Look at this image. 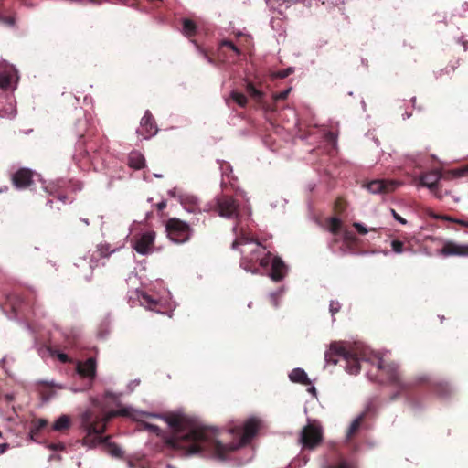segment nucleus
<instances>
[{
    "instance_id": "f257e3e1",
    "label": "nucleus",
    "mask_w": 468,
    "mask_h": 468,
    "mask_svg": "<svg viewBox=\"0 0 468 468\" xmlns=\"http://www.w3.org/2000/svg\"><path fill=\"white\" fill-rule=\"evenodd\" d=\"M168 422L174 427L190 429V433L183 438L186 441L190 452H208L218 459H226L227 456L240 447L246 445L257 434L261 422L256 418H250L245 421L243 432L239 427L229 430V433L236 435L238 440L229 443H222L218 440V431L212 427L201 425L194 417L171 415Z\"/></svg>"
},
{
    "instance_id": "f03ea898",
    "label": "nucleus",
    "mask_w": 468,
    "mask_h": 468,
    "mask_svg": "<svg viewBox=\"0 0 468 468\" xmlns=\"http://www.w3.org/2000/svg\"><path fill=\"white\" fill-rule=\"evenodd\" d=\"M368 377L380 384L397 388V392L390 397L391 400L397 399L399 396H408L414 388L430 383L429 378L424 375L407 380L402 379L398 365L382 358L378 361L376 374L369 372Z\"/></svg>"
},
{
    "instance_id": "7ed1b4c3",
    "label": "nucleus",
    "mask_w": 468,
    "mask_h": 468,
    "mask_svg": "<svg viewBox=\"0 0 468 468\" xmlns=\"http://www.w3.org/2000/svg\"><path fill=\"white\" fill-rule=\"evenodd\" d=\"M129 415L130 410L126 408L108 412H104L102 409L99 410H86L80 415V428L85 432L83 444L94 447L104 442L107 437L103 438L102 435L105 432L107 423L115 417H127Z\"/></svg>"
},
{
    "instance_id": "20e7f679",
    "label": "nucleus",
    "mask_w": 468,
    "mask_h": 468,
    "mask_svg": "<svg viewBox=\"0 0 468 468\" xmlns=\"http://www.w3.org/2000/svg\"><path fill=\"white\" fill-rule=\"evenodd\" d=\"M171 415H181L185 417H190L187 414L182 412H168L162 416V419L168 424V426L172 430V433L168 435L166 432L163 431L157 425L146 423L145 428L147 431L151 432H154L157 436H160L164 442V447L180 452L184 455H193L197 453H202V452H190L189 447H187L186 441L183 440V438L190 433V429L184 427H174L171 426L168 422V417Z\"/></svg>"
},
{
    "instance_id": "39448f33",
    "label": "nucleus",
    "mask_w": 468,
    "mask_h": 468,
    "mask_svg": "<svg viewBox=\"0 0 468 468\" xmlns=\"http://www.w3.org/2000/svg\"><path fill=\"white\" fill-rule=\"evenodd\" d=\"M340 358L346 362L348 373L353 375L359 373L360 362L365 359L362 354L347 349L343 343L334 342L324 353V359L328 364L336 365Z\"/></svg>"
},
{
    "instance_id": "423d86ee",
    "label": "nucleus",
    "mask_w": 468,
    "mask_h": 468,
    "mask_svg": "<svg viewBox=\"0 0 468 468\" xmlns=\"http://www.w3.org/2000/svg\"><path fill=\"white\" fill-rule=\"evenodd\" d=\"M232 248L239 250L245 258L250 261H259L261 267H267L271 261V252H265L266 248L253 239V236H238L232 243Z\"/></svg>"
},
{
    "instance_id": "0eeeda50",
    "label": "nucleus",
    "mask_w": 468,
    "mask_h": 468,
    "mask_svg": "<svg viewBox=\"0 0 468 468\" xmlns=\"http://www.w3.org/2000/svg\"><path fill=\"white\" fill-rule=\"evenodd\" d=\"M239 202L232 197L222 195L217 198L216 210L224 218H232L239 215Z\"/></svg>"
},
{
    "instance_id": "6e6552de",
    "label": "nucleus",
    "mask_w": 468,
    "mask_h": 468,
    "mask_svg": "<svg viewBox=\"0 0 468 468\" xmlns=\"http://www.w3.org/2000/svg\"><path fill=\"white\" fill-rule=\"evenodd\" d=\"M359 239L357 236H334L330 247L334 252H351L358 251Z\"/></svg>"
},
{
    "instance_id": "1a4fd4ad",
    "label": "nucleus",
    "mask_w": 468,
    "mask_h": 468,
    "mask_svg": "<svg viewBox=\"0 0 468 468\" xmlns=\"http://www.w3.org/2000/svg\"><path fill=\"white\" fill-rule=\"evenodd\" d=\"M347 207V202L343 197H337L334 204L335 216L325 219V228L332 233H336L342 227L341 218Z\"/></svg>"
},
{
    "instance_id": "9d476101",
    "label": "nucleus",
    "mask_w": 468,
    "mask_h": 468,
    "mask_svg": "<svg viewBox=\"0 0 468 468\" xmlns=\"http://www.w3.org/2000/svg\"><path fill=\"white\" fill-rule=\"evenodd\" d=\"M400 183L391 179H376L364 184V186L372 194L385 195L395 191Z\"/></svg>"
},
{
    "instance_id": "9b49d317",
    "label": "nucleus",
    "mask_w": 468,
    "mask_h": 468,
    "mask_svg": "<svg viewBox=\"0 0 468 468\" xmlns=\"http://www.w3.org/2000/svg\"><path fill=\"white\" fill-rule=\"evenodd\" d=\"M322 437L320 428L309 424L303 429L301 442L304 448L313 449L322 441Z\"/></svg>"
},
{
    "instance_id": "f8f14e48",
    "label": "nucleus",
    "mask_w": 468,
    "mask_h": 468,
    "mask_svg": "<svg viewBox=\"0 0 468 468\" xmlns=\"http://www.w3.org/2000/svg\"><path fill=\"white\" fill-rule=\"evenodd\" d=\"M34 172L29 168H19L11 176L13 186L17 189H25L31 186L34 183Z\"/></svg>"
},
{
    "instance_id": "ddd939ff",
    "label": "nucleus",
    "mask_w": 468,
    "mask_h": 468,
    "mask_svg": "<svg viewBox=\"0 0 468 468\" xmlns=\"http://www.w3.org/2000/svg\"><path fill=\"white\" fill-rule=\"evenodd\" d=\"M157 130L158 129L154 118L149 111H146L141 119V125L137 130V133L141 134L144 139H148L156 134Z\"/></svg>"
},
{
    "instance_id": "4468645a",
    "label": "nucleus",
    "mask_w": 468,
    "mask_h": 468,
    "mask_svg": "<svg viewBox=\"0 0 468 468\" xmlns=\"http://www.w3.org/2000/svg\"><path fill=\"white\" fill-rule=\"evenodd\" d=\"M96 359L93 357H89L85 361L77 364L78 374L82 378H88L90 383L96 377Z\"/></svg>"
},
{
    "instance_id": "2eb2a0df",
    "label": "nucleus",
    "mask_w": 468,
    "mask_h": 468,
    "mask_svg": "<svg viewBox=\"0 0 468 468\" xmlns=\"http://www.w3.org/2000/svg\"><path fill=\"white\" fill-rule=\"evenodd\" d=\"M165 227L169 234L174 232L188 234L191 232L190 225L178 218H168L165 223Z\"/></svg>"
},
{
    "instance_id": "dca6fc26",
    "label": "nucleus",
    "mask_w": 468,
    "mask_h": 468,
    "mask_svg": "<svg viewBox=\"0 0 468 468\" xmlns=\"http://www.w3.org/2000/svg\"><path fill=\"white\" fill-rule=\"evenodd\" d=\"M286 274L287 266L283 261L278 256L273 257L271 260V267L270 272V277L271 280L280 282L286 276Z\"/></svg>"
},
{
    "instance_id": "f3484780",
    "label": "nucleus",
    "mask_w": 468,
    "mask_h": 468,
    "mask_svg": "<svg viewBox=\"0 0 468 468\" xmlns=\"http://www.w3.org/2000/svg\"><path fill=\"white\" fill-rule=\"evenodd\" d=\"M444 256H468V245H460L453 242H447L441 249Z\"/></svg>"
},
{
    "instance_id": "a211bd4d",
    "label": "nucleus",
    "mask_w": 468,
    "mask_h": 468,
    "mask_svg": "<svg viewBox=\"0 0 468 468\" xmlns=\"http://www.w3.org/2000/svg\"><path fill=\"white\" fill-rule=\"evenodd\" d=\"M154 236H138L133 242V248L140 254H147L153 246Z\"/></svg>"
},
{
    "instance_id": "6ab92c4d",
    "label": "nucleus",
    "mask_w": 468,
    "mask_h": 468,
    "mask_svg": "<svg viewBox=\"0 0 468 468\" xmlns=\"http://www.w3.org/2000/svg\"><path fill=\"white\" fill-rule=\"evenodd\" d=\"M179 201L183 207L188 212H196L200 209L199 199L189 194H184L179 197Z\"/></svg>"
},
{
    "instance_id": "aec40b11",
    "label": "nucleus",
    "mask_w": 468,
    "mask_h": 468,
    "mask_svg": "<svg viewBox=\"0 0 468 468\" xmlns=\"http://www.w3.org/2000/svg\"><path fill=\"white\" fill-rule=\"evenodd\" d=\"M440 178L441 176L437 171H431L421 175L420 182L421 186L433 190L437 187Z\"/></svg>"
},
{
    "instance_id": "412c9836",
    "label": "nucleus",
    "mask_w": 468,
    "mask_h": 468,
    "mask_svg": "<svg viewBox=\"0 0 468 468\" xmlns=\"http://www.w3.org/2000/svg\"><path fill=\"white\" fill-rule=\"evenodd\" d=\"M368 409L358 415L350 424L349 428L346 431V440H352L359 431L362 423L364 422L366 416L367 414Z\"/></svg>"
},
{
    "instance_id": "4be33fe9",
    "label": "nucleus",
    "mask_w": 468,
    "mask_h": 468,
    "mask_svg": "<svg viewBox=\"0 0 468 468\" xmlns=\"http://www.w3.org/2000/svg\"><path fill=\"white\" fill-rule=\"evenodd\" d=\"M441 223L446 226V228L454 230V231H465L468 232V219L463 220H453L448 218H443Z\"/></svg>"
},
{
    "instance_id": "5701e85b",
    "label": "nucleus",
    "mask_w": 468,
    "mask_h": 468,
    "mask_svg": "<svg viewBox=\"0 0 468 468\" xmlns=\"http://www.w3.org/2000/svg\"><path fill=\"white\" fill-rule=\"evenodd\" d=\"M14 77L15 70L13 68L5 67L0 69V89H8Z\"/></svg>"
},
{
    "instance_id": "b1692460",
    "label": "nucleus",
    "mask_w": 468,
    "mask_h": 468,
    "mask_svg": "<svg viewBox=\"0 0 468 468\" xmlns=\"http://www.w3.org/2000/svg\"><path fill=\"white\" fill-rule=\"evenodd\" d=\"M128 165L133 169L140 170L145 165V158L140 152L133 151L129 154Z\"/></svg>"
},
{
    "instance_id": "393cba45",
    "label": "nucleus",
    "mask_w": 468,
    "mask_h": 468,
    "mask_svg": "<svg viewBox=\"0 0 468 468\" xmlns=\"http://www.w3.org/2000/svg\"><path fill=\"white\" fill-rule=\"evenodd\" d=\"M85 154L90 156L91 162H96L99 158L103 159V148L101 145L100 147L96 146V144L93 142H89L86 145Z\"/></svg>"
},
{
    "instance_id": "a878e982",
    "label": "nucleus",
    "mask_w": 468,
    "mask_h": 468,
    "mask_svg": "<svg viewBox=\"0 0 468 468\" xmlns=\"http://www.w3.org/2000/svg\"><path fill=\"white\" fill-rule=\"evenodd\" d=\"M291 381L300 383L303 385H310L311 381L308 378L306 372L302 368H294L289 375Z\"/></svg>"
},
{
    "instance_id": "bb28decb",
    "label": "nucleus",
    "mask_w": 468,
    "mask_h": 468,
    "mask_svg": "<svg viewBox=\"0 0 468 468\" xmlns=\"http://www.w3.org/2000/svg\"><path fill=\"white\" fill-rule=\"evenodd\" d=\"M48 420L45 419H35L30 423L29 433L33 440H37L38 433L46 428Z\"/></svg>"
},
{
    "instance_id": "cd10ccee",
    "label": "nucleus",
    "mask_w": 468,
    "mask_h": 468,
    "mask_svg": "<svg viewBox=\"0 0 468 468\" xmlns=\"http://www.w3.org/2000/svg\"><path fill=\"white\" fill-rule=\"evenodd\" d=\"M430 385L432 391L441 397H447L451 393V387L447 382H432Z\"/></svg>"
},
{
    "instance_id": "c85d7f7f",
    "label": "nucleus",
    "mask_w": 468,
    "mask_h": 468,
    "mask_svg": "<svg viewBox=\"0 0 468 468\" xmlns=\"http://www.w3.org/2000/svg\"><path fill=\"white\" fill-rule=\"evenodd\" d=\"M231 101L236 102L241 108H245L248 103L247 97L244 94H242L239 91H236V90H233L230 93V96L228 99H226V103L228 106L230 105Z\"/></svg>"
},
{
    "instance_id": "c756f323",
    "label": "nucleus",
    "mask_w": 468,
    "mask_h": 468,
    "mask_svg": "<svg viewBox=\"0 0 468 468\" xmlns=\"http://www.w3.org/2000/svg\"><path fill=\"white\" fill-rule=\"evenodd\" d=\"M71 420L68 415L60 416L53 424L52 429L56 431H65L70 428Z\"/></svg>"
},
{
    "instance_id": "7c9ffc66",
    "label": "nucleus",
    "mask_w": 468,
    "mask_h": 468,
    "mask_svg": "<svg viewBox=\"0 0 468 468\" xmlns=\"http://www.w3.org/2000/svg\"><path fill=\"white\" fill-rule=\"evenodd\" d=\"M140 302L143 306L151 311H155L156 307L159 304L158 300L154 299V297L145 292L142 293Z\"/></svg>"
},
{
    "instance_id": "2f4dec72",
    "label": "nucleus",
    "mask_w": 468,
    "mask_h": 468,
    "mask_svg": "<svg viewBox=\"0 0 468 468\" xmlns=\"http://www.w3.org/2000/svg\"><path fill=\"white\" fill-rule=\"evenodd\" d=\"M183 34L186 35V37H193L197 34V24L189 19V18H185L183 19Z\"/></svg>"
},
{
    "instance_id": "473e14b6",
    "label": "nucleus",
    "mask_w": 468,
    "mask_h": 468,
    "mask_svg": "<svg viewBox=\"0 0 468 468\" xmlns=\"http://www.w3.org/2000/svg\"><path fill=\"white\" fill-rule=\"evenodd\" d=\"M246 91L249 95L257 101H261L263 99L264 93L257 89L254 84L250 81L246 83Z\"/></svg>"
},
{
    "instance_id": "72a5a7b5",
    "label": "nucleus",
    "mask_w": 468,
    "mask_h": 468,
    "mask_svg": "<svg viewBox=\"0 0 468 468\" xmlns=\"http://www.w3.org/2000/svg\"><path fill=\"white\" fill-rule=\"evenodd\" d=\"M0 23L8 27H14L16 26V17L12 14L4 15L0 13Z\"/></svg>"
},
{
    "instance_id": "f704fd0d",
    "label": "nucleus",
    "mask_w": 468,
    "mask_h": 468,
    "mask_svg": "<svg viewBox=\"0 0 468 468\" xmlns=\"http://www.w3.org/2000/svg\"><path fill=\"white\" fill-rule=\"evenodd\" d=\"M117 249L112 248V246L108 243L100 244L98 247V250L102 257H108L111 253L114 252Z\"/></svg>"
},
{
    "instance_id": "c9c22d12",
    "label": "nucleus",
    "mask_w": 468,
    "mask_h": 468,
    "mask_svg": "<svg viewBox=\"0 0 468 468\" xmlns=\"http://www.w3.org/2000/svg\"><path fill=\"white\" fill-rule=\"evenodd\" d=\"M268 6L273 10H277L282 14V8H283L284 0H265Z\"/></svg>"
},
{
    "instance_id": "e433bc0d",
    "label": "nucleus",
    "mask_w": 468,
    "mask_h": 468,
    "mask_svg": "<svg viewBox=\"0 0 468 468\" xmlns=\"http://www.w3.org/2000/svg\"><path fill=\"white\" fill-rule=\"evenodd\" d=\"M228 48L231 49L238 56L240 54V50L239 49V48L237 46H235V44L232 41H230V40H223V41H221L220 48Z\"/></svg>"
},
{
    "instance_id": "4c0bfd02",
    "label": "nucleus",
    "mask_w": 468,
    "mask_h": 468,
    "mask_svg": "<svg viewBox=\"0 0 468 468\" xmlns=\"http://www.w3.org/2000/svg\"><path fill=\"white\" fill-rule=\"evenodd\" d=\"M281 295H282L281 291L273 292L270 294V296H269L270 303L274 308H277L279 306V300H280Z\"/></svg>"
},
{
    "instance_id": "58836bf2",
    "label": "nucleus",
    "mask_w": 468,
    "mask_h": 468,
    "mask_svg": "<svg viewBox=\"0 0 468 468\" xmlns=\"http://www.w3.org/2000/svg\"><path fill=\"white\" fill-rule=\"evenodd\" d=\"M290 91H291V89H287L285 90H282V91H281L279 93L274 94L273 98L276 101H283V100L287 99Z\"/></svg>"
},
{
    "instance_id": "ea45409f",
    "label": "nucleus",
    "mask_w": 468,
    "mask_h": 468,
    "mask_svg": "<svg viewBox=\"0 0 468 468\" xmlns=\"http://www.w3.org/2000/svg\"><path fill=\"white\" fill-rule=\"evenodd\" d=\"M327 468H356V466L351 463L342 461L338 464L329 465Z\"/></svg>"
},
{
    "instance_id": "a19ab883",
    "label": "nucleus",
    "mask_w": 468,
    "mask_h": 468,
    "mask_svg": "<svg viewBox=\"0 0 468 468\" xmlns=\"http://www.w3.org/2000/svg\"><path fill=\"white\" fill-rule=\"evenodd\" d=\"M392 249L395 252L399 253L402 251L403 243L399 240H393L391 242Z\"/></svg>"
},
{
    "instance_id": "79ce46f5",
    "label": "nucleus",
    "mask_w": 468,
    "mask_h": 468,
    "mask_svg": "<svg viewBox=\"0 0 468 468\" xmlns=\"http://www.w3.org/2000/svg\"><path fill=\"white\" fill-rule=\"evenodd\" d=\"M340 303L338 302L332 301L330 303V313L334 316L340 310Z\"/></svg>"
},
{
    "instance_id": "37998d69",
    "label": "nucleus",
    "mask_w": 468,
    "mask_h": 468,
    "mask_svg": "<svg viewBox=\"0 0 468 468\" xmlns=\"http://www.w3.org/2000/svg\"><path fill=\"white\" fill-rule=\"evenodd\" d=\"M292 73V69L291 68L280 70L276 73V76L280 79L287 78L289 75Z\"/></svg>"
},
{
    "instance_id": "c03bdc74",
    "label": "nucleus",
    "mask_w": 468,
    "mask_h": 468,
    "mask_svg": "<svg viewBox=\"0 0 468 468\" xmlns=\"http://www.w3.org/2000/svg\"><path fill=\"white\" fill-rule=\"evenodd\" d=\"M354 227L359 231L360 234H367L368 230L360 223H355Z\"/></svg>"
},
{
    "instance_id": "a18cd8bd",
    "label": "nucleus",
    "mask_w": 468,
    "mask_h": 468,
    "mask_svg": "<svg viewBox=\"0 0 468 468\" xmlns=\"http://www.w3.org/2000/svg\"><path fill=\"white\" fill-rule=\"evenodd\" d=\"M111 452L113 455L119 456L122 453V450L118 446L113 444V445H111Z\"/></svg>"
},
{
    "instance_id": "49530a36",
    "label": "nucleus",
    "mask_w": 468,
    "mask_h": 468,
    "mask_svg": "<svg viewBox=\"0 0 468 468\" xmlns=\"http://www.w3.org/2000/svg\"><path fill=\"white\" fill-rule=\"evenodd\" d=\"M300 0H284L283 1V8L287 9L289 8L291 5L298 3Z\"/></svg>"
},
{
    "instance_id": "de8ad7c7",
    "label": "nucleus",
    "mask_w": 468,
    "mask_h": 468,
    "mask_svg": "<svg viewBox=\"0 0 468 468\" xmlns=\"http://www.w3.org/2000/svg\"><path fill=\"white\" fill-rule=\"evenodd\" d=\"M167 237L169 238L170 240H172L176 243L185 242V241L188 240V238H189V236H185V238L183 239H175V236H172V235H169Z\"/></svg>"
},
{
    "instance_id": "09e8293b",
    "label": "nucleus",
    "mask_w": 468,
    "mask_h": 468,
    "mask_svg": "<svg viewBox=\"0 0 468 468\" xmlns=\"http://www.w3.org/2000/svg\"><path fill=\"white\" fill-rule=\"evenodd\" d=\"M58 357L59 361H61L63 363H67V362L69 361V358L68 355H66L64 353L58 354Z\"/></svg>"
},
{
    "instance_id": "8fccbe9b",
    "label": "nucleus",
    "mask_w": 468,
    "mask_h": 468,
    "mask_svg": "<svg viewBox=\"0 0 468 468\" xmlns=\"http://www.w3.org/2000/svg\"><path fill=\"white\" fill-rule=\"evenodd\" d=\"M166 201L165 200H162L161 202H159L158 204H156V208L158 211H163L165 207H166Z\"/></svg>"
},
{
    "instance_id": "3c124183",
    "label": "nucleus",
    "mask_w": 468,
    "mask_h": 468,
    "mask_svg": "<svg viewBox=\"0 0 468 468\" xmlns=\"http://www.w3.org/2000/svg\"><path fill=\"white\" fill-rule=\"evenodd\" d=\"M392 211V214L394 216V218L399 221L400 222L401 224H406V220L401 218L398 213L395 212V210H391Z\"/></svg>"
},
{
    "instance_id": "603ef678",
    "label": "nucleus",
    "mask_w": 468,
    "mask_h": 468,
    "mask_svg": "<svg viewBox=\"0 0 468 468\" xmlns=\"http://www.w3.org/2000/svg\"><path fill=\"white\" fill-rule=\"evenodd\" d=\"M326 139L329 142L335 143V135L332 132H328L326 133Z\"/></svg>"
},
{
    "instance_id": "864d4df0",
    "label": "nucleus",
    "mask_w": 468,
    "mask_h": 468,
    "mask_svg": "<svg viewBox=\"0 0 468 468\" xmlns=\"http://www.w3.org/2000/svg\"><path fill=\"white\" fill-rule=\"evenodd\" d=\"M8 448H9V444H7V443L0 444V454L5 453Z\"/></svg>"
},
{
    "instance_id": "5fc2aeb1",
    "label": "nucleus",
    "mask_w": 468,
    "mask_h": 468,
    "mask_svg": "<svg viewBox=\"0 0 468 468\" xmlns=\"http://www.w3.org/2000/svg\"><path fill=\"white\" fill-rule=\"evenodd\" d=\"M308 392L315 395L316 394V388L314 387H311L308 388Z\"/></svg>"
},
{
    "instance_id": "6e6d98bb",
    "label": "nucleus",
    "mask_w": 468,
    "mask_h": 468,
    "mask_svg": "<svg viewBox=\"0 0 468 468\" xmlns=\"http://www.w3.org/2000/svg\"><path fill=\"white\" fill-rule=\"evenodd\" d=\"M441 74H442V73H444V74L449 75V74H450V72H451V70H450V69H448V68H445L444 69H441Z\"/></svg>"
},
{
    "instance_id": "4d7b16f0",
    "label": "nucleus",
    "mask_w": 468,
    "mask_h": 468,
    "mask_svg": "<svg viewBox=\"0 0 468 468\" xmlns=\"http://www.w3.org/2000/svg\"><path fill=\"white\" fill-rule=\"evenodd\" d=\"M78 123H79V124H80V125H82V126H85V125H86V122H85V121H83V122L79 121V122H78Z\"/></svg>"
},
{
    "instance_id": "13d9d810",
    "label": "nucleus",
    "mask_w": 468,
    "mask_h": 468,
    "mask_svg": "<svg viewBox=\"0 0 468 468\" xmlns=\"http://www.w3.org/2000/svg\"><path fill=\"white\" fill-rule=\"evenodd\" d=\"M463 45L464 49L466 50V49L468 48H467V42H466V41H464V42L463 43Z\"/></svg>"
},
{
    "instance_id": "bf43d9fd",
    "label": "nucleus",
    "mask_w": 468,
    "mask_h": 468,
    "mask_svg": "<svg viewBox=\"0 0 468 468\" xmlns=\"http://www.w3.org/2000/svg\"><path fill=\"white\" fill-rule=\"evenodd\" d=\"M7 189H8V188H7V186H5V188H0V193H1L2 191H5V190L6 191Z\"/></svg>"
},
{
    "instance_id": "052dcab7",
    "label": "nucleus",
    "mask_w": 468,
    "mask_h": 468,
    "mask_svg": "<svg viewBox=\"0 0 468 468\" xmlns=\"http://www.w3.org/2000/svg\"><path fill=\"white\" fill-rule=\"evenodd\" d=\"M7 189H8V188H7V186H5V188H0V193H1L2 191H5V190L6 191Z\"/></svg>"
},
{
    "instance_id": "680f3d73",
    "label": "nucleus",
    "mask_w": 468,
    "mask_h": 468,
    "mask_svg": "<svg viewBox=\"0 0 468 468\" xmlns=\"http://www.w3.org/2000/svg\"><path fill=\"white\" fill-rule=\"evenodd\" d=\"M7 189H8V188H7V186H5V188H0V193H1L2 191H5V190L6 191Z\"/></svg>"
},
{
    "instance_id": "e2e57ef3",
    "label": "nucleus",
    "mask_w": 468,
    "mask_h": 468,
    "mask_svg": "<svg viewBox=\"0 0 468 468\" xmlns=\"http://www.w3.org/2000/svg\"><path fill=\"white\" fill-rule=\"evenodd\" d=\"M79 136H80V137H83V136H84V134H83L81 132H79Z\"/></svg>"
},
{
    "instance_id": "0e129e2a",
    "label": "nucleus",
    "mask_w": 468,
    "mask_h": 468,
    "mask_svg": "<svg viewBox=\"0 0 468 468\" xmlns=\"http://www.w3.org/2000/svg\"><path fill=\"white\" fill-rule=\"evenodd\" d=\"M144 234H152V235H154L155 233H154V232H145Z\"/></svg>"
},
{
    "instance_id": "69168bd1",
    "label": "nucleus",
    "mask_w": 468,
    "mask_h": 468,
    "mask_svg": "<svg viewBox=\"0 0 468 468\" xmlns=\"http://www.w3.org/2000/svg\"><path fill=\"white\" fill-rule=\"evenodd\" d=\"M94 406L99 407L98 403L94 401Z\"/></svg>"
},
{
    "instance_id": "338daca9",
    "label": "nucleus",
    "mask_w": 468,
    "mask_h": 468,
    "mask_svg": "<svg viewBox=\"0 0 468 468\" xmlns=\"http://www.w3.org/2000/svg\"><path fill=\"white\" fill-rule=\"evenodd\" d=\"M0 437H2V432L0 431Z\"/></svg>"
}]
</instances>
